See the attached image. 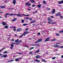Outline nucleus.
I'll list each match as a JSON object with an SVG mask.
<instances>
[{
  "mask_svg": "<svg viewBox=\"0 0 63 63\" xmlns=\"http://www.w3.org/2000/svg\"><path fill=\"white\" fill-rule=\"evenodd\" d=\"M18 43H22V41H21V40H18Z\"/></svg>",
  "mask_w": 63,
  "mask_h": 63,
  "instance_id": "473e14b6",
  "label": "nucleus"
},
{
  "mask_svg": "<svg viewBox=\"0 0 63 63\" xmlns=\"http://www.w3.org/2000/svg\"><path fill=\"white\" fill-rule=\"evenodd\" d=\"M29 19H30V20H32L33 19H32V18H29Z\"/></svg>",
  "mask_w": 63,
  "mask_h": 63,
  "instance_id": "a18cd8bd",
  "label": "nucleus"
},
{
  "mask_svg": "<svg viewBox=\"0 0 63 63\" xmlns=\"http://www.w3.org/2000/svg\"><path fill=\"white\" fill-rule=\"evenodd\" d=\"M52 59L53 60V59H55V58H56V57H53L52 58Z\"/></svg>",
  "mask_w": 63,
  "mask_h": 63,
  "instance_id": "c03bdc74",
  "label": "nucleus"
},
{
  "mask_svg": "<svg viewBox=\"0 0 63 63\" xmlns=\"http://www.w3.org/2000/svg\"><path fill=\"white\" fill-rule=\"evenodd\" d=\"M51 17H52V18H54V17L52 16H51Z\"/></svg>",
  "mask_w": 63,
  "mask_h": 63,
  "instance_id": "e2e57ef3",
  "label": "nucleus"
},
{
  "mask_svg": "<svg viewBox=\"0 0 63 63\" xmlns=\"http://www.w3.org/2000/svg\"><path fill=\"white\" fill-rule=\"evenodd\" d=\"M4 28H8V27L7 26H4Z\"/></svg>",
  "mask_w": 63,
  "mask_h": 63,
  "instance_id": "72a5a7b5",
  "label": "nucleus"
},
{
  "mask_svg": "<svg viewBox=\"0 0 63 63\" xmlns=\"http://www.w3.org/2000/svg\"><path fill=\"white\" fill-rule=\"evenodd\" d=\"M41 5H38V8H41Z\"/></svg>",
  "mask_w": 63,
  "mask_h": 63,
  "instance_id": "c9c22d12",
  "label": "nucleus"
},
{
  "mask_svg": "<svg viewBox=\"0 0 63 63\" xmlns=\"http://www.w3.org/2000/svg\"><path fill=\"white\" fill-rule=\"evenodd\" d=\"M36 22V21H31L30 23V24H31L32 23H33L35 22Z\"/></svg>",
  "mask_w": 63,
  "mask_h": 63,
  "instance_id": "f3484780",
  "label": "nucleus"
},
{
  "mask_svg": "<svg viewBox=\"0 0 63 63\" xmlns=\"http://www.w3.org/2000/svg\"><path fill=\"white\" fill-rule=\"evenodd\" d=\"M0 14H3V13H4V12L2 11H0Z\"/></svg>",
  "mask_w": 63,
  "mask_h": 63,
  "instance_id": "3c124183",
  "label": "nucleus"
},
{
  "mask_svg": "<svg viewBox=\"0 0 63 63\" xmlns=\"http://www.w3.org/2000/svg\"><path fill=\"white\" fill-rule=\"evenodd\" d=\"M4 53H7L8 52L6 51H5L4 52H3Z\"/></svg>",
  "mask_w": 63,
  "mask_h": 63,
  "instance_id": "79ce46f5",
  "label": "nucleus"
},
{
  "mask_svg": "<svg viewBox=\"0 0 63 63\" xmlns=\"http://www.w3.org/2000/svg\"><path fill=\"white\" fill-rule=\"evenodd\" d=\"M50 38L49 37L47 38L45 40V42H47V41H48V40H49Z\"/></svg>",
  "mask_w": 63,
  "mask_h": 63,
  "instance_id": "6e6552de",
  "label": "nucleus"
},
{
  "mask_svg": "<svg viewBox=\"0 0 63 63\" xmlns=\"http://www.w3.org/2000/svg\"><path fill=\"white\" fill-rule=\"evenodd\" d=\"M35 61H36V62H40V60H36Z\"/></svg>",
  "mask_w": 63,
  "mask_h": 63,
  "instance_id": "e433bc0d",
  "label": "nucleus"
},
{
  "mask_svg": "<svg viewBox=\"0 0 63 63\" xmlns=\"http://www.w3.org/2000/svg\"><path fill=\"white\" fill-rule=\"evenodd\" d=\"M22 20V21H21V22H22V23H24V20H22Z\"/></svg>",
  "mask_w": 63,
  "mask_h": 63,
  "instance_id": "f704fd0d",
  "label": "nucleus"
},
{
  "mask_svg": "<svg viewBox=\"0 0 63 63\" xmlns=\"http://www.w3.org/2000/svg\"><path fill=\"white\" fill-rule=\"evenodd\" d=\"M60 44V43H57L56 45H59V44Z\"/></svg>",
  "mask_w": 63,
  "mask_h": 63,
  "instance_id": "69168bd1",
  "label": "nucleus"
},
{
  "mask_svg": "<svg viewBox=\"0 0 63 63\" xmlns=\"http://www.w3.org/2000/svg\"><path fill=\"white\" fill-rule=\"evenodd\" d=\"M56 34L57 35V36H59V34L58 33H56Z\"/></svg>",
  "mask_w": 63,
  "mask_h": 63,
  "instance_id": "09e8293b",
  "label": "nucleus"
},
{
  "mask_svg": "<svg viewBox=\"0 0 63 63\" xmlns=\"http://www.w3.org/2000/svg\"><path fill=\"white\" fill-rule=\"evenodd\" d=\"M53 47H59V46L57 45H56L53 46Z\"/></svg>",
  "mask_w": 63,
  "mask_h": 63,
  "instance_id": "ddd939ff",
  "label": "nucleus"
},
{
  "mask_svg": "<svg viewBox=\"0 0 63 63\" xmlns=\"http://www.w3.org/2000/svg\"><path fill=\"white\" fill-rule=\"evenodd\" d=\"M11 44H12L13 45H16V43H12Z\"/></svg>",
  "mask_w": 63,
  "mask_h": 63,
  "instance_id": "49530a36",
  "label": "nucleus"
},
{
  "mask_svg": "<svg viewBox=\"0 0 63 63\" xmlns=\"http://www.w3.org/2000/svg\"><path fill=\"white\" fill-rule=\"evenodd\" d=\"M61 15V13L60 12H59V13H57L55 15V16H60Z\"/></svg>",
  "mask_w": 63,
  "mask_h": 63,
  "instance_id": "20e7f679",
  "label": "nucleus"
},
{
  "mask_svg": "<svg viewBox=\"0 0 63 63\" xmlns=\"http://www.w3.org/2000/svg\"><path fill=\"white\" fill-rule=\"evenodd\" d=\"M33 48H34V47H31V48L30 49V50H31V49H33Z\"/></svg>",
  "mask_w": 63,
  "mask_h": 63,
  "instance_id": "7c9ffc66",
  "label": "nucleus"
},
{
  "mask_svg": "<svg viewBox=\"0 0 63 63\" xmlns=\"http://www.w3.org/2000/svg\"><path fill=\"white\" fill-rule=\"evenodd\" d=\"M13 30H14V31H16V28L15 29H14Z\"/></svg>",
  "mask_w": 63,
  "mask_h": 63,
  "instance_id": "5fc2aeb1",
  "label": "nucleus"
},
{
  "mask_svg": "<svg viewBox=\"0 0 63 63\" xmlns=\"http://www.w3.org/2000/svg\"><path fill=\"white\" fill-rule=\"evenodd\" d=\"M28 31L25 32L22 35L19 37V38H22L23 36H25L26 35H26V34H28Z\"/></svg>",
  "mask_w": 63,
  "mask_h": 63,
  "instance_id": "f03ea898",
  "label": "nucleus"
},
{
  "mask_svg": "<svg viewBox=\"0 0 63 63\" xmlns=\"http://www.w3.org/2000/svg\"><path fill=\"white\" fill-rule=\"evenodd\" d=\"M28 30V29H26L25 31H27V30Z\"/></svg>",
  "mask_w": 63,
  "mask_h": 63,
  "instance_id": "774afa93",
  "label": "nucleus"
},
{
  "mask_svg": "<svg viewBox=\"0 0 63 63\" xmlns=\"http://www.w3.org/2000/svg\"><path fill=\"white\" fill-rule=\"evenodd\" d=\"M42 41V39H38L37 41L35 42V44H37V43H38L39 42H41Z\"/></svg>",
  "mask_w": 63,
  "mask_h": 63,
  "instance_id": "7ed1b4c3",
  "label": "nucleus"
},
{
  "mask_svg": "<svg viewBox=\"0 0 63 63\" xmlns=\"http://www.w3.org/2000/svg\"><path fill=\"white\" fill-rule=\"evenodd\" d=\"M19 58L18 59H15V61H16V62H18V61H19Z\"/></svg>",
  "mask_w": 63,
  "mask_h": 63,
  "instance_id": "a211bd4d",
  "label": "nucleus"
},
{
  "mask_svg": "<svg viewBox=\"0 0 63 63\" xmlns=\"http://www.w3.org/2000/svg\"><path fill=\"white\" fill-rule=\"evenodd\" d=\"M24 47H27V48H29V47H28L27 46H24Z\"/></svg>",
  "mask_w": 63,
  "mask_h": 63,
  "instance_id": "8fccbe9b",
  "label": "nucleus"
},
{
  "mask_svg": "<svg viewBox=\"0 0 63 63\" xmlns=\"http://www.w3.org/2000/svg\"><path fill=\"white\" fill-rule=\"evenodd\" d=\"M16 16H19V17H21L22 16L20 14H16Z\"/></svg>",
  "mask_w": 63,
  "mask_h": 63,
  "instance_id": "423d86ee",
  "label": "nucleus"
},
{
  "mask_svg": "<svg viewBox=\"0 0 63 63\" xmlns=\"http://www.w3.org/2000/svg\"><path fill=\"white\" fill-rule=\"evenodd\" d=\"M0 7L1 8H5V6H0Z\"/></svg>",
  "mask_w": 63,
  "mask_h": 63,
  "instance_id": "c756f323",
  "label": "nucleus"
},
{
  "mask_svg": "<svg viewBox=\"0 0 63 63\" xmlns=\"http://www.w3.org/2000/svg\"><path fill=\"white\" fill-rule=\"evenodd\" d=\"M10 16H16V14H11L10 15Z\"/></svg>",
  "mask_w": 63,
  "mask_h": 63,
  "instance_id": "4be33fe9",
  "label": "nucleus"
},
{
  "mask_svg": "<svg viewBox=\"0 0 63 63\" xmlns=\"http://www.w3.org/2000/svg\"><path fill=\"white\" fill-rule=\"evenodd\" d=\"M19 39H17V40H15V43H18V42Z\"/></svg>",
  "mask_w": 63,
  "mask_h": 63,
  "instance_id": "b1692460",
  "label": "nucleus"
},
{
  "mask_svg": "<svg viewBox=\"0 0 63 63\" xmlns=\"http://www.w3.org/2000/svg\"><path fill=\"white\" fill-rule=\"evenodd\" d=\"M20 44L19 43H16V45H19Z\"/></svg>",
  "mask_w": 63,
  "mask_h": 63,
  "instance_id": "0e129e2a",
  "label": "nucleus"
},
{
  "mask_svg": "<svg viewBox=\"0 0 63 63\" xmlns=\"http://www.w3.org/2000/svg\"><path fill=\"white\" fill-rule=\"evenodd\" d=\"M11 41H13V42H14V39L11 40Z\"/></svg>",
  "mask_w": 63,
  "mask_h": 63,
  "instance_id": "bf43d9fd",
  "label": "nucleus"
},
{
  "mask_svg": "<svg viewBox=\"0 0 63 63\" xmlns=\"http://www.w3.org/2000/svg\"><path fill=\"white\" fill-rule=\"evenodd\" d=\"M11 47L10 48L11 49H12L14 47V44H11L10 45Z\"/></svg>",
  "mask_w": 63,
  "mask_h": 63,
  "instance_id": "39448f33",
  "label": "nucleus"
},
{
  "mask_svg": "<svg viewBox=\"0 0 63 63\" xmlns=\"http://www.w3.org/2000/svg\"><path fill=\"white\" fill-rule=\"evenodd\" d=\"M35 25H36V24H32L33 26H35Z\"/></svg>",
  "mask_w": 63,
  "mask_h": 63,
  "instance_id": "864d4df0",
  "label": "nucleus"
},
{
  "mask_svg": "<svg viewBox=\"0 0 63 63\" xmlns=\"http://www.w3.org/2000/svg\"><path fill=\"white\" fill-rule=\"evenodd\" d=\"M43 4H44L45 5H46V2L45 1H43Z\"/></svg>",
  "mask_w": 63,
  "mask_h": 63,
  "instance_id": "cd10ccee",
  "label": "nucleus"
},
{
  "mask_svg": "<svg viewBox=\"0 0 63 63\" xmlns=\"http://www.w3.org/2000/svg\"><path fill=\"white\" fill-rule=\"evenodd\" d=\"M39 52V50H38L35 52V53H38Z\"/></svg>",
  "mask_w": 63,
  "mask_h": 63,
  "instance_id": "a878e982",
  "label": "nucleus"
},
{
  "mask_svg": "<svg viewBox=\"0 0 63 63\" xmlns=\"http://www.w3.org/2000/svg\"><path fill=\"white\" fill-rule=\"evenodd\" d=\"M8 15V13H7L4 16V17L6 18L7 16Z\"/></svg>",
  "mask_w": 63,
  "mask_h": 63,
  "instance_id": "aec40b11",
  "label": "nucleus"
},
{
  "mask_svg": "<svg viewBox=\"0 0 63 63\" xmlns=\"http://www.w3.org/2000/svg\"><path fill=\"white\" fill-rule=\"evenodd\" d=\"M36 46L37 47H39V46H40V44H36Z\"/></svg>",
  "mask_w": 63,
  "mask_h": 63,
  "instance_id": "ea45409f",
  "label": "nucleus"
},
{
  "mask_svg": "<svg viewBox=\"0 0 63 63\" xmlns=\"http://www.w3.org/2000/svg\"><path fill=\"white\" fill-rule=\"evenodd\" d=\"M58 3L60 4H62V3H63V0L61 1H58Z\"/></svg>",
  "mask_w": 63,
  "mask_h": 63,
  "instance_id": "2eb2a0df",
  "label": "nucleus"
},
{
  "mask_svg": "<svg viewBox=\"0 0 63 63\" xmlns=\"http://www.w3.org/2000/svg\"><path fill=\"white\" fill-rule=\"evenodd\" d=\"M28 54H32V52H30L29 53H28Z\"/></svg>",
  "mask_w": 63,
  "mask_h": 63,
  "instance_id": "58836bf2",
  "label": "nucleus"
},
{
  "mask_svg": "<svg viewBox=\"0 0 63 63\" xmlns=\"http://www.w3.org/2000/svg\"><path fill=\"white\" fill-rule=\"evenodd\" d=\"M42 62H46V61L45 60L43 59H42Z\"/></svg>",
  "mask_w": 63,
  "mask_h": 63,
  "instance_id": "5701e85b",
  "label": "nucleus"
},
{
  "mask_svg": "<svg viewBox=\"0 0 63 63\" xmlns=\"http://www.w3.org/2000/svg\"><path fill=\"white\" fill-rule=\"evenodd\" d=\"M36 58H37L38 59L39 58H40V57H41V56L39 55H37V56H35Z\"/></svg>",
  "mask_w": 63,
  "mask_h": 63,
  "instance_id": "9d476101",
  "label": "nucleus"
},
{
  "mask_svg": "<svg viewBox=\"0 0 63 63\" xmlns=\"http://www.w3.org/2000/svg\"><path fill=\"white\" fill-rule=\"evenodd\" d=\"M55 55H59V54H57V53H56L55 54Z\"/></svg>",
  "mask_w": 63,
  "mask_h": 63,
  "instance_id": "338daca9",
  "label": "nucleus"
},
{
  "mask_svg": "<svg viewBox=\"0 0 63 63\" xmlns=\"http://www.w3.org/2000/svg\"><path fill=\"white\" fill-rule=\"evenodd\" d=\"M10 28H13V29H16V27H11Z\"/></svg>",
  "mask_w": 63,
  "mask_h": 63,
  "instance_id": "c85d7f7f",
  "label": "nucleus"
},
{
  "mask_svg": "<svg viewBox=\"0 0 63 63\" xmlns=\"http://www.w3.org/2000/svg\"><path fill=\"white\" fill-rule=\"evenodd\" d=\"M59 32L60 33H61V32L63 33V30L62 31H59Z\"/></svg>",
  "mask_w": 63,
  "mask_h": 63,
  "instance_id": "a19ab883",
  "label": "nucleus"
},
{
  "mask_svg": "<svg viewBox=\"0 0 63 63\" xmlns=\"http://www.w3.org/2000/svg\"><path fill=\"white\" fill-rule=\"evenodd\" d=\"M63 47V46L60 47V48H62Z\"/></svg>",
  "mask_w": 63,
  "mask_h": 63,
  "instance_id": "13d9d810",
  "label": "nucleus"
},
{
  "mask_svg": "<svg viewBox=\"0 0 63 63\" xmlns=\"http://www.w3.org/2000/svg\"><path fill=\"white\" fill-rule=\"evenodd\" d=\"M21 29L18 28L17 29L16 32H19V31H21Z\"/></svg>",
  "mask_w": 63,
  "mask_h": 63,
  "instance_id": "0eeeda50",
  "label": "nucleus"
},
{
  "mask_svg": "<svg viewBox=\"0 0 63 63\" xmlns=\"http://www.w3.org/2000/svg\"><path fill=\"white\" fill-rule=\"evenodd\" d=\"M17 54H21V53H17Z\"/></svg>",
  "mask_w": 63,
  "mask_h": 63,
  "instance_id": "6e6d98bb",
  "label": "nucleus"
},
{
  "mask_svg": "<svg viewBox=\"0 0 63 63\" xmlns=\"http://www.w3.org/2000/svg\"><path fill=\"white\" fill-rule=\"evenodd\" d=\"M2 24L3 25H7V24L5 23H2Z\"/></svg>",
  "mask_w": 63,
  "mask_h": 63,
  "instance_id": "393cba45",
  "label": "nucleus"
},
{
  "mask_svg": "<svg viewBox=\"0 0 63 63\" xmlns=\"http://www.w3.org/2000/svg\"><path fill=\"white\" fill-rule=\"evenodd\" d=\"M22 15L23 16H29V15H26L25 14H22Z\"/></svg>",
  "mask_w": 63,
  "mask_h": 63,
  "instance_id": "4468645a",
  "label": "nucleus"
},
{
  "mask_svg": "<svg viewBox=\"0 0 63 63\" xmlns=\"http://www.w3.org/2000/svg\"><path fill=\"white\" fill-rule=\"evenodd\" d=\"M5 47H4L3 48H2L1 49V50H3V49H5Z\"/></svg>",
  "mask_w": 63,
  "mask_h": 63,
  "instance_id": "de8ad7c7",
  "label": "nucleus"
},
{
  "mask_svg": "<svg viewBox=\"0 0 63 63\" xmlns=\"http://www.w3.org/2000/svg\"><path fill=\"white\" fill-rule=\"evenodd\" d=\"M28 25V24H23V25L24 26H25V25Z\"/></svg>",
  "mask_w": 63,
  "mask_h": 63,
  "instance_id": "4c0bfd02",
  "label": "nucleus"
},
{
  "mask_svg": "<svg viewBox=\"0 0 63 63\" xmlns=\"http://www.w3.org/2000/svg\"><path fill=\"white\" fill-rule=\"evenodd\" d=\"M7 1H8L7 0L5 1V3H7Z\"/></svg>",
  "mask_w": 63,
  "mask_h": 63,
  "instance_id": "052dcab7",
  "label": "nucleus"
},
{
  "mask_svg": "<svg viewBox=\"0 0 63 63\" xmlns=\"http://www.w3.org/2000/svg\"><path fill=\"white\" fill-rule=\"evenodd\" d=\"M17 19V18H14V19H12L11 21H15Z\"/></svg>",
  "mask_w": 63,
  "mask_h": 63,
  "instance_id": "dca6fc26",
  "label": "nucleus"
},
{
  "mask_svg": "<svg viewBox=\"0 0 63 63\" xmlns=\"http://www.w3.org/2000/svg\"><path fill=\"white\" fill-rule=\"evenodd\" d=\"M8 62H12V61L11 60H10Z\"/></svg>",
  "mask_w": 63,
  "mask_h": 63,
  "instance_id": "603ef678",
  "label": "nucleus"
},
{
  "mask_svg": "<svg viewBox=\"0 0 63 63\" xmlns=\"http://www.w3.org/2000/svg\"><path fill=\"white\" fill-rule=\"evenodd\" d=\"M47 19L49 21V22H48V23L49 24H51V23H52V24H56V22H53L52 23H51L52 22V20L51 19V18H50V17H48V18Z\"/></svg>",
  "mask_w": 63,
  "mask_h": 63,
  "instance_id": "f257e3e1",
  "label": "nucleus"
},
{
  "mask_svg": "<svg viewBox=\"0 0 63 63\" xmlns=\"http://www.w3.org/2000/svg\"><path fill=\"white\" fill-rule=\"evenodd\" d=\"M30 2H31V3H34V2H35V1L34 0H30Z\"/></svg>",
  "mask_w": 63,
  "mask_h": 63,
  "instance_id": "bb28decb",
  "label": "nucleus"
},
{
  "mask_svg": "<svg viewBox=\"0 0 63 63\" xmlns=\"http://www.w3.org/2000/svg\"><path fill=\"white\" fill-rule=\"evenodd\" d=\"M55 10L54 9H53V11L51 12L52 14H54L55 13Z\"/></svg>",
  "mask_w": 63,
  "mask_h": 63,
  "instance_id": "9b49d317",
  "label": "nucleus"
},
{
  "mask_svg": "<svg viewBox=\"0 0 63 63\" xmlns=\"http://www.w3.org/2000/svg\"><path fill=\"white\" fill-rule=\"evenodd\" d=\"M29 4V2H28L27 3H26L25 4L26 5V6H27V5H28L29 6H31V4Z\"/></svg>",
  "mask_w": 63,
  "mask_h": 63,
  "instance_id": "1a4fd4ad",
  "label": "nucleus"
},
{
  "mask_svg": "<svg viewBox=\"0 0 63 63\" xmlns=\"http://www.w3.org/2000/svg\"><path fill=\"white\" fill-rule=\"evenodd\" d=\"M1 56L2 57H7V55H4L2 56Z\"/></svg>",
  "mask_w": 63,
  "mask_h": 63,
  "instance_id": "6ab92c4d",
  "label": "nucleus"
},
{
  "mask_svg": "<svg viewBox=\"0 0 63 63\" xmlns=\"http://www.w3.org/2000/svg\"><path fill=\"white\" fill-rule=\"evenodd\" d=\"M56 41V39H55V38H54V39H53L52 40V42H53L54 41Z\"/></svg>",
  "mask_w": 63,
  "mask_h": 63,
  "instance_id": "412c9836",
  "label": "nucleus"
},
{
  "mask_svg": "<svg viewBox=\"0 0 63 63\" xmlns=\"http://www.w3.org/2000/svg\"><path fill=\"white\" fill-rule=\"evenodd\" d=\"M25 19H29V18L27 17H26L25 18Z\"/></svg>",
  "mask_w": 63,
  "mask_h": 63,
  "instance_id": "4d7b16f0",
  "label": "nucleus"
},
{
  "mask_svg": "<svg viewBox=\"0 0 63 63\" xmlns=\"http://www.w3.org/2000/svg\"><path fill=\"white\" fill-rule=\"evenodd\" d=\"M59 16L61 17V18H63V16H60V15Z\"/></svg>",
  "mask_w": 63,
  "mask_h": 63,
  "instance_id": "37998d69",
  "label": "nucleus"
},
{
  "mask_svg": "<svg viewBox=\"0 0 63 63\" xmlns=\"http://www.w3.org/2000/svg\"><path fill=\"white\" fill-rule=\"evenodd\" d=\"M38 34V35H40V33L39 32L38 33H37Z\"/></svg>",
  "mask_w": 63,
  "mask_h": 63,
  "instance_id": "680f3d73",
  "label": "nucleus"
},
{
  "mask_svg": "<svg viewBox=\"0 0 63 63\" xmlns=\"http://www.w3.org/2000/svg\"><path fill=\"white\" fill-rule=\"evenodd\" d=\"M32 7H35V6H36V5L35 4L32 5Z\"/></svg>",
  "mask_w": 63,
  "mask_h": 63,
  "instance_id": "2f4dec72",
  "label": "nucleus"
},
{
  "mask_svg": "<svg viewBox=\"0 0 63 63\" xmlns=\"http://www.w3.org/2000/svg\"><path fill=\"white\" fill-rule=\"evenodd\" d=\"M13 3L14 5H15L16 3V0H13Z\"/></svg>",
  "mask_w": 63,
  "mask_h": 63,
  "instance_id": "f8f14e48",
  "label": "nucleus"
}]
</instances>
